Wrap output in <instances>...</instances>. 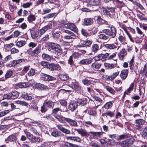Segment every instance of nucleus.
Segmentation results:
<instances>
[{
	"label": "nucleus",
	"instance_id": "e2e57ef3",
	"mask_svg": "<svg viewBox=\"0 0 147 147\" xmlns=\"http://www.w3.org/2000/svg\"><path fill=\"white\" fill-rule=\"evenodd\" d=\"M102 79L105 80L109 81L111 80V76L107 75H104L102 77Z\"/></svg>",
	"mask_w": 147,
	"mask_h": 147
},
{
	"label": "nucleus",
	"instance_id": "ea45409f",
	"mask_svg": "<svg viewBox=\"0 0 147 147\" xmlns=\"http://www.w3.org/2000/svg\"><path fill=\"white\" fill-rule=\"evenodd\" d=\"M105 88L107 90L111 93L113 94H115V91L110 86H106Z\"/></svg>",
	"mask_w": 147,
	"mask_h": 147
},
{
	"label": "nucleus",
	"instance_id": "58836bf2",
	"mask_svg": "<svg viewBox=\"0 0 147 147\" xmlns=\"http://www.w3.org/2000/svg\"><path fill=\"white\" fill-rule=\"evenodd\" d=\"M40 140L41 139L39 137H36L34 136L31 141L33 143H35L37 144L39 143Z\"/></svg>",
	"mask_w": 147,
	"mask_h": 147
},
{
	"label": "nucleus",
	"instance_id": "4d7b16f0",
	"mask_svg": "<svg viewBox=\"0 0 147 147\" xmlns=\"http://www.w3.org/2000/svg\"><path fill=\"white\" fill-rule=\"evenodd\" d=\"M25 134H26L28 139L31 141L34 137L33 136L28 132H25Z\"/></svg>",
	"mask_w": 147,
	"mask_h": 147
},
{
	"label": "nucleus",
	"instance_id": "69168bd1",
	"mask_svg": "<svg viewBox=\"0 0 147 147\" xmlns=\"http://www.w3.org/2000/svg\"><path fill=\"white\" fill-rule=\"evenodd\" d=\"M17 64H20V65H22L25 63V60L24 59H20L16 60Z\"/></svg>",
	"mask_w": 147,
	"mask_h": 147
},
{
	"label": "nucleus",
	"instance_id": "4be33fe9",
	"mask_svg": "<svg viewBox=\"0 0 147 147\" xmlns=\"http://www.w3.org/2000/svg\"><path fill=\"white\" fill-rule=\"evenodd\" d=\"M128 72L129 71L127 69H124L121 71L120 76L122 80H124L126 78Z\"/></svg>",
	"mask_w": 147,
	"mask_h": 147
},
{
	"label": "nucleus",
	"instance_id": "7c9ffc66",
	"mask_svg": "<svg viewBox=\"0 0 147 147\" xmlns=\"http://www.w3.org/2000/svg\"><path fill=\"white\" fill-rule=\"evenodd\" d=\"M42 57L44 60L48 61H51L53 59L52 56L45 53H43L42 55Z\"/></svg>",
	"mask_w": 147,
	"mask_h": 147
},
{
	"label": "nucleus",
	"instance_id": "39448f33",
	"mask_svg": "<svg viewBox=\"0 0 147 147\" xmlns=\"http://www.w3.org/2000/svg\"><path fill=\"white\" fill-rule=\"evenodd\" d=\"M69 86L72 89L77 91L80 90L81 88L78 82L75 80H73L69 82Z\"/></svg>",
	"mask_w": 147,
	"mask_h": 147
},
{
	"label": "nucleus",
	"instance_id": "f257e3e1",
	"mask_svg": "<svg viewBox=\"0 0 147 147\" xmlns=\"http://www.w3.org/2000/svg\"><path fill=\"white\" fill-rule=\"evenodd\" d=\"M48 49L52 51L55 53L61 55L62 53V49L60 46L57 44L53 42H49L48 45Z\"/></svg>",
	"mask_w": 147,
	"mask_h": 147
},
{
	"label": "nucleus",
	"instance_id": "3c124183",
	"mask_svg": "<svg viewBox=\"0 0 147 147\" xmlns=\"http://www.w3.org/2000/svg\"><path fill=\"white\" fill-rule=\"evenodd\" d=\"M17 64L16 60L13 61L7 64V67H12L16 66Z\"/></svg>",
	"mask_w": 147,
	"mask_h": 147
},
{
	"label": "nucleus",
	"instance_id": "4468645a",
	"mask_svg": "<svg viewBox=\"0 0 147 147\" xmlns=\"http://www.w3.org/2000/svg\"><path fill=\"white\" fill-rule=\"evenodd\" d=\"M127 54V52L125 49H122L120 50V52L118 53V56L120 60H123L124 57Z\"/></svg>",
	"mask_w": 147,
	"mask_h": 147
},
{
	"label": "nucleus",
	"instance_id": "9b49d317",
	"mask_svg": "<svg viewBox=\"0 0 147 147\" xmlns=\"http://www.w3.org/2000/svg\"><path fill=\"white\" fill-rule=\"evenodd\" d=\"M57 127L58 129L65 134H71L70 130L65 128L61 125H57Z\"/></svg>",
	"mask_w": 147,
	"mask_h": 147
},
{
	"label": "nucleus",
	"instance_id": "680f3d73",
	"mask_svg": "<svg viewBox=\"0 0 147 147\" xmlns=\"http://www.w3.org/2000/svg\"><path fill=\"white\" fill-rule=\"evenodd\" d=\"M82 82L83 84L86 85L88 86L90 84V81L86 78L83 80H82Z\"/></svg>",
	"mask_w": 147,
	"mask_h": 147
},
{
	"label": "nucleus",
	"instance_id": "5701e85b",
	"mask_svg": "<svg viewBox=\"0 0 147 147\" xmlns=\"http://www.w3.org/2000/svg\"><path fill=\"white\" fill-rule=\"evenodd\" d=\"M101 65V64L97 62H95L91 65V68L95 71L99 69Z\"/></svg>",
	"mask_w": 147,
	"mask_h": 147
},
{
	"label": "nucleus",
	"instance_id": "c9c22d12",
	"mask_svg": "<svg viewBox=\"0 0 147 147\" xmlns=\"http://www.w3.org/2000/svg\"><path fill=\"white\" fill-rule=\"evenodd\" d=\"M101 60L102 61H105L107 60H109V53H106L105 54L101 53Z\"/></svg>",
	"mask_w": 147,
	"mask_h": 147
},
{
	"label": "nucleus",
	"instance_id": "f8f14e48",
	"mask_svg": "<svg viewBox=\"0 0 147 147\" xmlns=\"http://www.w3.org/2000/svg\"><path fill=\"white\" fill-rule=\"evenodd\" d=\"M107 9L108 10H107L103 7L101 8V10L105 15L109 16L110 15V11L111 13L114 12L115 11L114 8L113 7H108Z\"/></svg>",
	"mask_w": 147,
	"mask_h": 147
},
{
	"label": "nucleus",
	"instance_id": "bf43d9fd",
	"mask_svg": "<svg viewBox=\"0 0 147 147\" xmlns=\"http://www.w3.org/2000/svg\"><path fill=\"white\" fill-rule=\"evenodd\" d=\"M119 74V71H117L116 72L113 73V74L111 76V80H114Z\"/></svg>",
	"mask_w": 147,
	"mask_h": 147
},
{
	"label": "nucleus",
	"instance_id": "5fc2aeb1",
	"mask_svg": "<svg viewBox=\"0 0 147 147\" xmlns=\"http://www.w3.org/2000/svg\"><path fill=\"white\" fill-rule=\"evenodd\" d=\"M26 42L23 40H21L18 41L16 44L17 46L19 47H21L23 46L25 44Z\"/></svg>",
	"mask_w": 147,
	"mask_h": 147
},
{
	"label": "nucleus",
	"instance_id": "0e129e2a",
	"mask_svg": "<svg viewBox=\"0 0 147 147\" xmlns=\"http://www.w3.org/2000/svg\"><path fill=\"white\" fill-rule=\"evenodd\" d=\"M32 4V3L31 2L26 3L23 4L22 7L24 8H27L29 7Z\"/></svg>",
	"mask_w": 147,
	"mask_h": 147
},
{
	"label": "nucleus",
	"instance_id": "a18cd8bd",
	"mask_svg": "<svg viewBox=\"0 0 147 147\" xmlns=\"http://www.w3.org/2000/svg\"><path fill=\"white\" fill-rule=\"evenodd\" d=\"M35 74V71L33 69H31L28 72L27 74L29 77H32Z\"/></svg>",
	"mask_w": 147,
	"mask_h": 147
},
{
	"label": "nucleus",
	"instance_id": "b1692460",
	"mask_svg": "<svg viewBox=\"0 0 147 147\" xmlns=\"http://www.w3.org/2000/svg\"><path fill=\"white\" fill-rule=\"evenodd\" d=\"M93 59L92 58L84 59L81 60L80 63L81 65H89L90 64L92 61Z\"/></svg>",
	"mask_w": 147,
	"mask_h": 147
},
{
	"label": "nucleus",
	"instance_id": "6e6d98bb",
	"mask_svg": "<svg viewBox=\"0 0 147 147\" xmlns=\"http://www.w3.org/2000/svg\"><path fill=\"white\" fill-rule=\"evenodd\" d=\"M142 136L144 139H146L147 137V128H144L142 132Z\"/></svg>",
	"mask_w": 147,
	"mask_h": 147
},
{
	"label": "nucleus",
	"instance_id": "72a5a7b5",
	"mask_svg": "<svg viewBox=\"0 0 147 147\" xmlns=\"http://www.w3.org/2000/svg\"><path fill=\"white\" fill-rule=\"evenodd\" d=\"M13 74V71L11 70H9L7 72L5 75V79L2 81H5L7 79L10 77Z\"/></svg>",
	"mask_w": 147,
	"mask_h": 147
},
{
	"label": "nucleus",
	"instance_id": "412c9836",
	"mask_svg": "<svg viewBox=\"0 0 147 147\" xmlns=\"http://www.w3.org/2000/svg\"><path fill=\"white\" fill-rule=\"evenodd\" d=\"M117 45L116 43H113L111 44H104V46L105 47L108 49H114L117 48Z\"/></svg>",
	"mask_w": 147,
	"mask_h": 147
},
{
	"label": "nucleus",
	"instance_id": "a19ab883",
	"mask_svg": "<svg viewBox=\"0 0 147 147\" xmlns=\"http://www.w3.org/2000/svg\"><path fill=\"white\" fill-rule=\"evenodd\" d=\"M98 37L100 39L104 40H108L109 38V37L108 36L105 35L104 34H100L98 35Z\"/></svg>",
	"mask_w": 147,
	"mask_h": 147
},
{
	"label": "nucleus",
	"instance_id": "79ce46f5",
	"mask_svg": "<svg viewBox=\"0 0 147 147\" xmlns=\"http://www.w3.org/2000/svg\"><path fill=\"white\" fill-rule=\"evenodd\" d=\"M92 97L95 100L99 103V104L98 106L101 105V103H102V100L99 97L95 95H93Z\"/></svg>",
	"mask_w": 147,
	"mask_h": 147
},
{
	"label": "nucleus",
	"instance_id": "f704fd0d",
	"mask_svg": "<svg viewBox=\"0 0 147 147\" xmlns=\"http://www.w3.org/2000/svg\"><path fill=\"white\" fill-rule=\"evenodd\" d=\"M134 85V83H132L130 85L129 88L124 92V95L125 94H128L129 93L131 92V91L133 89Z\"/></svg>",
	"mask_w": 147,
	"mask_h": 147
},
{
	"label": "nucleus",
	"instance_id": "6ab92c4d",
	"mask_svg": "<svg viewBox=\"0 0 147 147\" xmlns=\"http://www.w3.org/2000/svg\"><path fill=\"white\" fill-rule=\"evenodd\" d=\"M94 19L92 18H85L84 19L83 24L85 26H89L92 24Z\"/></svg>",
	"mask_w": 147,
	"mask_h": 147
},
{
	"label": "nucleus",
	"instance_id": "423d86ee",
	"mask_svg": "<svg viewBox=\"0 0 147 147\" xmlns=\"http://www.w3.org/2000/svg\"><path fill=\"white\" fill-rule=\"evenodd\" d=\"M134 141V139L131 138L119 142V144L122 147H126L132 144Z\"/></svg>",
	"mask_w": 147,
	"mask_h": 147
},
{
	"label": "nucleus",
	"instance_id": "338daca9",
	"mask_svg": "<svg viewBox=\"0 0 147 147\" xmlns=\"http://www.w3.org/2000/svg\"><path fill=\"white\" fill-rule=\"evenodd\" d=\"M109 144L111 145H117L118 144V143L115 142V141H112L111 140L109 139L108 141Z\"/></svg>",
	"mask_w": 147,
	"mask_h": 147
},
{
	"label": "nucleus",
	"instance_id": "a878e982",
	"mask_svg": "<svg viewBox=\"0 0 147 147\" xmlns=\"http://www.w3.org/2000/svg\"><path fill=\"white\" fill-rule=\"evenodd\" d=\"M40 47L37 46L34 50L31 52V55L32 56H36L40 53Z\"/></svg>",
	"mask_w": 147,
	"mask_h": 147
},
{
	"label": "nucleus",
	"instance_id": "774afa93",
	"mask_svg": "<svg viewBox=\"0 0 147 147\" xmlns=\"http://www.w3.org/2000/svg\"><path fill=\"white\" fill-rule=\"evenodd\" d=\"M72 140L78 142H80L81 139L78 136H73Z\"/></svg>",
	"mask_w": 147,
	"mask_h": 147
},
{
	"label": "nucleus",
	"instance_id": "f3484780",
	"mask_svg": "<svg viewBox=\"0 0 147 147\" xmlns=\"http://www.w3.org/2000/svg\"><path fill=\"white\" fill-rule=\"evenodd\" d=\"M30 33L32 38L33 39H35L37 37L40 36L39 30H31Z\"/></svg>",
	"mask_w": 147,
	"mask_h": 147
},
{
	"label": "nucleus",
	"instance_id": "aec40b11",
	"mask_svg": "<svg viewBox=\"0 0 147 147\" xmlns=\"http://www.w3.org/2000/svg\"><path fill=\"white\" fill-rule=\"evenodd\" d=\"M29 85V83L28 82L22 83H20L17 84L16 85L15 88L16 89L26 88L28 87Z\"/></svg>",
	"mask_w": 147,
	"mask_h": 147
},
{
	"label": "nucleus",
	"instance_id": "a211bd4d",
	"mask_svg": "<svg viewBox=\"0 0 147 147\" xmlns=\"http://www.w3.org/2000/svg\"><path fill=\"white\" fill-rule=\"evenodd\" d=\"M65 120L71 126H78V123L75 120L67 118H65Z\"/></svg>",
	"mask_w": 147,
	"mask_h": 147
},
{
	"label": "nucleus",
	"instance_id": "13d9d810",
	"mask_svg": "<svg viewBox=\"0 0 147 147\" xmlns=\"http://www.w3.org/2000/svg\"><path fill=\"white\" fill-rule=\"evenodd\" d=\"M105 115L106 116H109L111 117H112L114 116V113L113 112L109 111L106 112L105 113Z\"/></svg>",
	"mask_w": 147,
	"mask_h": 147
},
{
	"label": "nucleus",
	"instance_id": "1a4fd4ad",
	"mask_svg": "<svg viewBox=\"0 0 147 147\" xmlns=\"http://www.w3.org/2000/svg\"><path fill=\"white\" fill-rule=\"evenodd\" d=\"M78 102L71 101L69 103V109L71 111H74L78 107Z\"/></svg>",
	"mask_w": 147,
	"mask_h": 147
},
{
	"label": "nucleus",
	"instance_id": "0eeeda50",
	"mask_svg": "<svg viewBox=\"0 0 147 147\" xmlns=\"http://www.w3.org/2000/svg\"><path fill=\"white\" fill-rule=\"evenodd\" d=\"M42 80L45 81H50L55 80V78L49 75L41 73L40 74Z\"/></svg>",
	"mask_w": 147,
	"mask_h": 147
},
{
	"label": "nucleus",
	"instance_id": "09e8293b",
	"mask_svg": "<svg viewBox=\"0 0 147 147\" xmlns=\"http://www.w3.org/2000/svg\"><path fill=\"white\" fill-rule=\"evenodd\" d=\"M18 105H22L26 106L28 105V104L24 101H21L20 100L16 101L15 102Z\"/></svg>",
	"mask_w": 147,
	"mask_h": 147
},
{
	"label": "nucleus",
	"instance_id": "052dcab7",
	"mask_svg": "<svg viewBox=\"0 0 147 147\" xmlns=\"http://www.w3.org/2000/svg\"><path fill=\"white\" fill-rule=\"evenodd\" d=\"M48 109V108L45 106V105L43 103V106L41 107V111L42 113H44L46 112Z\"/></svg>",
	"mask_w": 147,
	"mask_h": 147
},
{
	"label": "nucleus",
	"instance_id": "c85d7f7f",
	"mask_svg": "<svg viewBox=\"0 0 147 147\" xmlns=\"http://www.w3.org/2000/svg\"><path fill=\"white\" fill-rule=\"evenodd\" d=\"M35 87L38 89L40 90H46L48 89V87L47 86L39 83L36 84Z\"/></svg>",
	"mask_w": 147,
	"mask_h": 147
},
{
	"label": "nucleus",
	"instance_id": "9d476101",
	"mask_svg": "<svg viewBox=\"0 0 147 147\" xmlns=\"http://www.w3.org/2000/svg\"><path fill=\"white\" fill-rule=\"evenodd\" d=\"M65 32L68 34V35H66L64 36V38L67 39H75L76 36L75 34L73 32L68 30H65Z\"/></svg>",
	"mask_w": 147,
	"mask_h": 147
},
{
	"label": "nucleus",
	"instance_id": "cd10ccee",
	"mask_svg": "<svg viewBox=\"0 0 147 147\" xmlns=\"http://www.w3.org/2000/svg\"><path fill=\"white\" fill-rule=\"evenodd\" d=\"M17 140L16 137L13 135L9 136L7 139H5V141L6 143H8V141L11 142H16Z\"/></svg>",
	"mask_w": 147,
	"mask_h": 147
},
{
	"label": "nucleus",
	"instance_id": "f03ea898",
	"mask_svg": "<svg viewBox=\"0 0 147 147\" xmlns=\"http://www.w3.org/2000/svg\"><path fill=\"white\" fill-rule=\"evenodd\" d=\"M102 31L104 33L106 34L112 38L115 37L117 33L116 28L114 26H111L109 29H104Z\"/></svg>",
	"mask_w": 147,
	"mask_h": 147
},
{
	"label": "nucleus",
	"instance_id": "2f4dec72",
	"mask_svg": "<svg viewBox=\"0 0 147 147\" xmlns=\"http://www.w3.org/2000/svg\"><path fill=\"white\" fill-rule=\"evenodd\" d=\"M55 117L56 118L57 120L60 123H65V118H67L65 117L62 116H59V115H55Z\"/></svg>",
	"mask_w": 147,
	"mask_h": 147
},
{
	"label": "nucleus",
	"instance_id": "603ef678",
	"mask_svg": "<svg viewBox=\"0 0 147 147\" xmlns=\"http://www.w3.org/2000/svg\"><path fill=\"white\" fill-rule=\"evenodd\" d=\"M112 105V103L111 102H109L106 103L104 105V107L106 109H108L111 107Z\"/></svg>",
	"mask_w": 147,
	"mask_h": 147
},
{
	"label": "nucleus",
	"instance_id": "dca6fc26",
	"mask_svg": "<svg viewBox=\"0 0 147 147\" xmlns=\"http://www.w3.org/2000/svg\"><path fill=\"white\" fill-rule=\"evenodd\" d=\"M60 68L59 65L58 64L53 63L49 64L47 66V68L51 71H54L58 70Z\"/></svg>",
	"mask_w": 147,
	"mask_h": 147
},
{
	"label": "nucleus",
	"instance_id": "864d4df0",
	"mask_svg": "<svg viewBox=\"0 0 147 147\" xmlns=\"http://www.w3.org/2000/svg\"><path fill=\"white\" fill-rule=\"evenodd\" d=\"M28 20L29 22H31L33 21H35L36 19V18L34 15L30 14L28 18Z\"/></svg>",
	"mask_w": 147,
	"mask_h": 147
},
{
	"label": "nucleus",
	"instance_id": "473e14b6",
	"mask_svg": "<svg viewBox=\"0 0 147 147\" xmlns=\"http://www.w3.org/2000/svg\"><path fill=\"white\" fill-rule=\"evenodd\" d=\"M11 99H14L17 97L19 96V94L18 92L16 91H12L11 93H10Z\"/></svg>",
	"mask_w": 147,
	"mask_h": 147
},
{
	"label": "nucleus",
	"instance_id": "c03bdc74",
	"mask_svg": "<svg viewBox=\"0 0 147 147\" xmlns=\"http://www.w3.org/2000/svg\"><path fill=\"white\" fill-rule=\"evenodd\" d=\"M22 96L24 99L27 100H30L32 98L31 96L27 94H23Z\"/></svg>",
	"mask_w": 147,
	"mask_h": 147
},
{
	"label": "nucleus",
	"instance_id": "6e6552de",
	"mask_svg": "<svg viewBox=\"0 0 147 147\" xmlns=\"http://www.w3.org/2000/svg\"><path fill=\"white\" fill-rule=\"evenodd\" d=\"M93 137L96 138H100L103 136L104 134L105 133L103 131H92L90 132Z\"/></svg>",
	"mask_w": 147,
	"mask_h": 147
},
{
	"label": "nucleus",
	"instance_id": "8fccbe9b",
	"mask_svg": "<svg viewBox=\"0 0 147 147\" xmlns=\"http://www.w3.org/2000/svg\"><path fill=\"white\" fill-rule=\"evenodd\" d=\"M51 135L55 137H57L60 136V135L57 131L56 130H53L51 133Z\"/></svg>",
	"mask_w": 147,
	"mask_h": 147
},
{
	"label": "nucleus",
	"instance_id": "c756f323",
	"mask_svg": "<svg viewBox=\"0 0 147 147\" xmlns=\"http://www.w3.org/2000/svg\"><path fill=\"white\" fill-rule=\"evenodd\" d=\"M122 28L126 34L128 36V38H129L130 41L131 42H132L133 43H134V41L133 40V38H132L131 37V36L126 29L125 26H123L122 27Z\"/></svg>",
	"mask_w": 147,
	"mask_h": 147
},
{
	"label": "nucleus",
	"instance_id": "de8ad7c7",
	"mask_svg": "<svg viewBox=\"0 0 147 147\" xmlns=\"http://www.w3.org/2000/svg\"><path fill=\"white\" fill-rule=\"evenodd\" d=\"M104 65L105 67L109 69L113 68L115 67V65L113 63L109 64L105 63L104 64Z\"/></svg>",
	"mask_w": 147,
	"mask_h": 147
},
{
	"label": "nucleus",
	"instance_id": "20e7f679",
	"mask_svg": "<svg viewBox=\"0 0 147 147\" xmlns=\"http://www.w3.org/2000/svg\"><path fill=\"white\" fill-rule=\"evenodd\" d=\"M61 25V26L63 27L69 29L74 32H77L78 31L77 27L73 23H68L65 24H62Z\"/></svg>",
	"mask_w": 147,
	"mask_h": 147
},
{
	"label": "nucleus",
	"instance_id": "37998d69",
	"mask_svg": "<svg viewBox=\"0 0 147 147\" xmlns=\"http://www.w3.org/2000/svg\"><path fill=\"white\" fill-rule=\"evenodd\" d=\"M117 53H113L112 54L110 55L109 56V60H113L114 61H116L117 59H115Z\"/></svg>",
	"mask_w": 147,
	"mask_h": 147
},
{
	"label": "nucleus",
	"instance_id": "bb28decb",
	"mask_svg": "<svg viewBox=\"0 0 147 147\" xmlns=\"http://www.w3.org/2000/svg\"><path fill=\"white\" fill-rule=\"evenodd\" d=\"M100 49L98 45L94 44L92 45L91 50L92 52L96 53Z\"/></svg>",
	"mask_w": 147,
	"mask_h": 147
},
{
	"label": "nucleus",
	"instance_id": "393cba45",
	"mask_svg": "<svg viewBox=\"0 0 147 147\" xmlns=\"http://www.w3.org/2000/svg\"><path fill=\"white\" fill-rule=\"evenodd\" d=\"M52 26L51 24H48L44 27L42 29L39 30L40 35L44 34L48 29L52 28Z\"/></svg>",
	"mask_w": 147,
	"mask_h": 147
},
{
	"label": "nucleus",
	"instance_id": "7ed1b4c3",
	"mask_svg": "<svg viewBox=\"0 0 147 147\" xmlns=\"http://www.w3.org/2000/svg\"><path fill=\"white\" fill-rule=\"evenodd\" d=\"M134 123L135 129L140 131H142L143 129L142 125L144 123V120L142 119H136Z\"/></svg>",
	"mask_w": 147,
	"mask_h": 147
},
{
	"label": "nucleus",
	"instance_id": "ddd939ff",
	"mask_svg": "<svg viewBox=\"0 0 147 147\" xmlns=\"http://www.w3.org/2000/svg\"><path fill=\"white\" fill-rule=\"evenodd\" d=\"M75 131H77L79 134H80L82 136H85L88 137L89 136V134L87 133L86 130L81 128L80 129H74Z\"/></svg>",
	"mask_w": 147,
	"mask_h": 147
},
{
	"label": "nucleus",
	"instance_id": "4c0bfd02",
	"mask_svg": "<svg viewBox=\"0 0 147 147\" xmlns=\"http://www.w3.org/2000/svg\"><path fill=\"white\" fill-rule=\"evenodd\" d=\"M59 78L61 80L63 81H65L67 80L68 78V76L66 74H60Z\"/></svg>",
	"mask_w": 147,
	"mask_h": 147
},
{
	"label": "nucleus",
	"instance_id": "49530a36",
	"mask_svg": "<svg viewBox=\"0 0 147 147\" xmlns=\"http://www.w3.org/2000/svg\"><path fill=\"white\" fill-rule=\"evenodd\" d=\"M119 40L121 43H124L126 41V38H125L124 34L120 35L118 37Z\"/></svg>",
	"mask_w": 147,
	"mask_h": 147
},
{
	"label": "nucleus",
	"instance_id": "e433bc0d",
	"mask_svg": "<svg viewBox=\"0 0 147 147\" xmlns=\"http://www.w3.org/2000/svg\"><path fill=\"white\" fill-rule=\"evenodd\" d=\"M44 103L45 105V106L47 107L48 108L53 107L54 105V103L51 100H49L45 102Z\"/></svg>",
	"mask_w": 147,
	"mask_h": 147
},
{
	"label": "nucleus",
	"instance_id": "2eb2a0df",
	"mask_svg": "<svg viewBox=\"0 0 147 147\" xmlns=\"http://www.w3.org/2000/svg\"><path fill=\"white\" fill-rule=\"evenodd\" d=\"M86 2L90 5L97 6L100 4V0H86Z\"/></svg>",
	"mask_w": 147,
	"mask_h": 147
}]
</instances>
